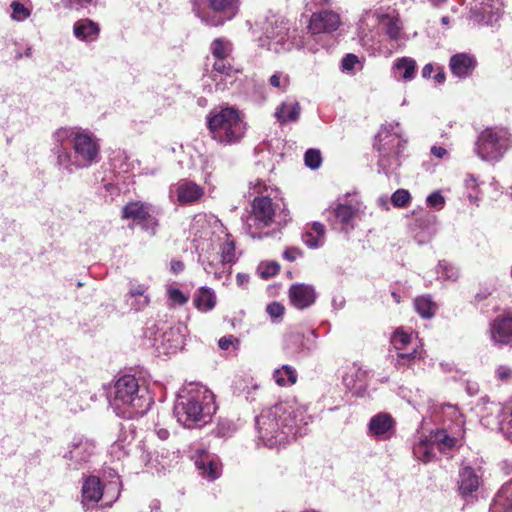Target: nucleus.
Wrapping results in <instances>:
<instances>
[{"instance_id":"nucleus-17","label":"nucleus","mask_w":512,"mask_h":512,"mask_svg":"<svg viewBox=\"0 0 512 512\" xmlns=\"http://www.w3.org/2000/svg\"><path fill=\"white\" fill-rule=\"evenodd\" d=\"M477 66L474 55L469 53H457L450 57L449 68L452 74L464 79L470 77Z\"/></svg>"},{"instance_id":"nucleus-45","label":"nucleus","mask_w":512,"mask_h":512,"mask_svg":"<svg viewBox=\"0 0 512 512\" xmlns=\"http://www.w3.org/2000/svg\"><path fill=\"white\" fill-rule=\"evenodd\" d=\"M411 196L408 190L398 189L391 196V202L395 207H406L410 202Z\"/></svg>"},{"instance_id":"nucleus-25","label":"nucleus","mask_w":512,"mask_h":512,"mask_svg":"<svg viewBox=\"0 0 512 512\" xmlns=\"http://www.w3.org/2000/svg\"><path fill=\"white\" fill-rule=\"evenodd\" d=\"M489 512H512V480L505 483L497 492Z\"/></svg>"},{"instance_id":"nucleus-51","label":"nucleus","mask_w":512,"mask_h":512,"mask_svg":"<svg viewBox=\"0 0 512 512\" xmlns=\"http://www.w3.org/2000/svg\"><path fill=\"white\" fill-rule=\"evenodd\" d=\"M169 299L178 305H183L188 301V298L178 288L168 289Z\"/></svg>"},{"instance_id":"nucleus-58","label":"nucleus","mask_w":512,"mask_h":512,"mask_svg":"<svg viewBox=\"0 0 512 512\" xmlns=\"http://www.w3.org/2000/svg\"><path fill=\"white\" fill-rule=\"evenodd\" d=\"M234 342H236V344L239 343V341L233 335L224 336L219 339L218 346L222 350H228L230 346L234 344Z\"/></svg>"},{"instance_id":"nucleus-31","label":"nucleus","mask_w":512,"mask_h":512,"mask_svg":"<svg viewBox=\"0 0 512 512\" xmlns=\"http://www.w3.org/2000/svg\"><path fill=\"white\" fill-rule=\"evenodd\" d=\"M416 67V61L410 57L398 58L393 64V69L401 73V79L405 82L414 79Z\"/></svg>"},{"instance_id":"nucleus-4","label":"nucleus","mask_w":512,"mask_h":512,"mask_svg":"<svg viewBox=\"0 0 512 512\" xmlns=\"http://www.w3.org/2000/svg\"><path fill=\"white\" fill-rule=\"evenodd\" d=\"M108 401L116 415L126 419L142 417L153 402L148 389L140 386L133 375H124L116 380L108 392Z\"/></svg>"},{"instance_id":"nucleus-10","label":"nucleus","mask_w":512,"mask_h":512,"mask_svg":"<svg viewBox=\"0 0 512 512\" xmlns=\"http://www.w3.org/2000/svg\"><path fill=\"white\" fill-rule=\"evenodd\" d=\"M358 208L347 203H337L328 210L327 220L335 230L350 232L355 228Z\"/></svg>"},{"instance_id":"nucleus-12","label":"nucleus","mask_w":512,"mask_h":512,"mask_svg":"<svg viewBox=\"0 0 512 512\" xmlns=\"http://www.w3.org/2000/svg\"><path fill=\"white\" fill-rule=\"evenodd\" d=\"M492 345L497 348L512 346V314L497 316L489 325Z\"/></svg>"},{"instance_id":"nucleus-43","label":"nucleus","mask_w":512,"mask_h":512,"mask_svg":"<svg viewBox=\"0 0 512 512\" xmlns=\"http://www.w3.org/2000/svg\"><path fill=\"white\" fill-rule=\"evenodd\" d=\"M280 270V265L277 262H262L258 267V272L261 278L269 279L275 276Z\"/></svg>"},{"instance_id":"nucleus-62","label":"nucleus","mask_w":512,"mask_h":512,"mask_svg":"<svg viewBox=\"0 0 512 512\" xmlns=\"http://www.w3.org/2000/svg\"><path fill=\"white\" fill-rule=\"evenodd\" d=\"M311 229H312V232H313V233H316V235H317L318 237L323 238L324 233H325V227H324V225H323L322 223H320V222H314V223L312 224V228H311Z\"/></svg>"},{"instance_id":"nucleus-57","label":"nucleus","mask_w":512,"mask_h":512,"mask_svg":"<svg viewBox=\"0 0 512 512\" xmlns=\"http://www.w3.org/2000/svg\"><path fill=\"white\" fill-rule=\"evenodd\" d=\"M300 256H302V251L296 247L287 248L283 252V258L291 262L295 261Z\"/></svg>"},{"instance_id":"nucleus-26","label":"nucleus","mask_w":512,"mask_h":512,"mask_svg":"<svg viewBox=\"0 0 512 512\" xmlns=\"http://www.w3.org/2000/svg\"><path fill=\"white\" fill-rule=\"evenodd\" d=\"M413 454L416 459L424 463L436 459V449L430 434L419 437L418 441L413 446Z\"/></svg>"},{"instance_id":"nucleus-8","label":"nucleus","mask_w":512,"mask_h":512,"mask_svg":"<svg viewBox=\"0 0 512 512\" xmlns=\"http://www.w3.org/2000/svg\"><path fill=\"white\" fill-rule=\"evenodd\" d=\"M193 12L208 26L218 27L232 20L239 11V0H208V10L193 3Z\"/></svg>"},{"instance_id":"nucleus-63","label":"nucleus","mask_w":512,"mask_h":512,"mask_svg":"<svg viewBox=\"0 0 512 512\" xmlns=\"http://www.w3.org/2000/svg\"><path fill=\"white\" fill-rule=\"evenodd\" d=\"M431 153L437 158H443L447 154V150L441 146H432Z\"/></svg>"},{"instance_id":"nucleus-33","label":"nucleus","mask_w":512,"mask_h":512,"mask_svg":"<svg viewBox=\"0 0 512 512\" xmlns=\"http://www.w3.org/2000/svg\"><path fill=\"white\" fill-rule=\"evenodd\" d=\"M414 307L416 312L422 318H432L437 310V305L434 303L429 296L417 297L414 300Z\"/></svg>"},{"instance_id":"nucleus-19","label":"nucleus","mask_w":512,"mask_h":512,"mask_svg":"<svg viewBox=\"0 0 512 512\" xmlns=\"http://www.w3.org/2000/svg\"><path fill=\"white\" fill-rule=\"evenodd\" d=\"M290 301L294 307L305 309L310 307L316 300V292L313 286L298 283L293 284L289 289Z\"/></svg>"},{"instance_id":"nucleus-14","label":"nucleus","mask_w":512,"mask_h":512,"mask_svg":"<svg viewBox=\"0 0 512 512\" xmlns=\"http://www.w3.org/2000/svg\"><path fill=\"white\" fill-rule=\"evenodd\" d=\"M173 193L181 205H191L202 198L204 189L193 181L182 179L170 187V194Z\"/></svg>"},{"instance_id":"nucleus-41","label":"nucleus","mask_w":512,"mask_h":512,"mask_svg":"<svg viewBox=\"0 0 512 512\" xmlns=\"http://www.w3.org/2000/svg\"><path fill=\"white\" fill-rule=\"evenodd\" d=\"M304 161H305V165L308 168H310L312 170L318 169L322 163V156H321L320 151L317 149H308L305 152Z\"/></svg>"},{"instance_id":"nucleus-36","label":"nucleus","mask_w":512,"mask_h":512,"mask_svg":"<svg viewBox=\"0 0 512 512\" xmlns=\"http://www.w3.org/2000/svg\"><path fill=\"white\" fill-rule=\"evenodd\" d=\"M499 429L512 442V398L503 409L499 421Z\"/></svg>"},{"instance_id":"nucleus-55","label":"nucleus","mask_w":512,"mask_h":512,"mask_svg":"<svg viewBox=\"0 0 512 512\" xmlns=\"http://www.w3.org/2000/svg\"><path fill=\"white\" fill-rule=\"evenodd\" d=\"M495 373L499 380L509 381L512 379V369L508 366H505V365L499 366L496 369Z\"/></svg>"},{"instance_id":"nucleus-56","label":"nucleus","mask_w":512,"mask_h":512,"mask_svg":"<svg viewBox=\"0 0 512 512\" xmlns=\"http://www.w3.org/2000/svg\"><path fill=\"white\" fill-rule=\"evenodd\" d=\"M199 261L201 262L203 269L205 270L206 273L214 274L216 277L221 278V274L223 271L218 272L215 264L212 261H210V260L206 261L205 259H202L201 257L199 258Z\"/></svg>"},{"instance_id":"nucleus-3","label":"nucleus","mask_w":512,"mask_h":512,"mask_svg":"<svg viewBox=\"0 0 512 512\" xmlns=\"http://www.w3.org/2000/svg\"><path fill=\"white\" fill-rule=\"evenodd\" d=\"M216 412L214 395L206 387L190 385L180 391L173 413L185 428H198L210 422Z\"/></svg>"},{"instance_id":"nucleus-53","label":"nucleus","mask_w":512,"mask_h":512,"mask_svg":"<svg viewBox=\"0 0 512 512\" xmlns=\"http://www.w3.org/2000/svg\"><path fill=\"white\" fill-rule=\"evenodd\" d=\"M359 63V59L355 54H346L341 61V66L344 71H351L355 65Z\"/></svg>"},{"instance_id":"nucleus-1","label":"nucleus","mask_w":512,"mask_h":512,"mask_svg":"<svg viewBox=\"0 0 512 512\" xmlns=\"http://www.w3.org/2000/svg\"><path fill=\"white\" fill-rule=\"evenodd\" d=\"M53 144L57 166L68 173L100 161V144L92 133L60 128L53 134Z\"/></svg>"},{"instance_id":"nucleus-22","label":"nucleus","mask_w":512,"mask_h":512,"mask_svg":"<svg viewBox=\"0 0 512 512\" xmlns=\"http://www.w3.org/2000/svg\"><path fill=\"white\" fill-rule=\"evenodd\" d=\"M252 212L255 221L269 225L275 215L274 205L268 196L255 197L252 202Z\"/></svg>"},{"instance_id":"nucleus-46","label":"nucleus","mask_w":512,"mask_h":512,"mask_svg":"<svg viewBox=\"0 0 512 512\" xmlns=\"http://www.w3.org/2000/svg\"><path fill=\"white\" fill-rule=\"evenodd\" d=\"M10 7L12 9L11 17L16 21H23L31 14V11L18 1H13Z\"/></svg>"},{"instance_id":"nucleus-2","label":"nucleus","mask_w":512,"mask_h":512,"mask_svg":"<svg viewBox=\"0 0 512 512\" xmlns=\"http://www.w3.org/2000/svg\"><path fill=\"white\" fill-rule=\"evenodd\" d=\"M309 419L304 411L280 403L264 409L256 417V428L265 445L272 447L288 441L290 437L305 435Z\"/></svg>"},{"instance_id":"nucleus-28","label":"nucleus","mask_w":512,"mask_h":512,"mask_svg":"<svg viewBox=\"0 0 512 512\" xmlns=\"http://www.w3.org/2000/svg\"><path fill=\"white\" fill-rule=\"evenodd\" d=\"M310 348L306 346L305 337L301 333H290L285 338L284 350L291 357H298Z\"/></svg>"},{"instance_id":"nucleus-38","label":"nucleus","mask_w":512,"mask_h":512,"mask_svg":"<svg viewBox=\"0 0 512 512\" xmlns=\"http://www.w3.org/2000/svg\"><path fill=\"white\" fill-rule=\"evenodd\" d=\"M391 343L394 346V348L398 351L405 350L409 345H415L412 341V335L406 333L403 329L399 328L397 329L392 337H391Z\"/></svg>"},{"instance_id":"nucleus-35","label":"nucleus","mask_w":512,"mask_h":512,"mask_svg":"<svg viewBox=\"0 0 512 512\" xmlns=\"http://www.w3.org/2000/svg\"><path fill=\"white\" fill-rule=\"evenodd\" d=\"M275 382L280 386H287L296 383V371L289 365H283L273 373Z\"/></svg>"},{"instance_id":"nucleus-6","label":"nucleus","mask_w":512,"mask_h":512,"mask_svg":"<svg viewBox=\"0 0 512 512\" xmlns=\"http://www.w3.org/2000/svg\"><path fill=\"white\" fill-rule=\"evenodd\" d=\"M398 129V123L389 124L375 136L374 147L379 152L378 166L385 174L392 173L400 166V158L407 144Z\"/></svg>"},{"instance_id":"nucleus-52","label":"nucleus","mask_w":512,"mask_h":512,"mask_svg":"<svg viewBox=\"0 0 512 512\" xmlns=\"http://www.w3.org/2000/svg\"><path fill=\"white\" fill-rule=\"evenodd\" d=\"M284 306L279 302H272L267 305L266 311L270 315L271 318H281L284 314Z\"/></svg>"},{"instance_id":"nucleus-30","label":"nucleus","mask_w":512,"mask_h":512,"mask_svg":"<svg viewBox=\"0 0 512 512\" xmlns=\"http://www.w3.org/2000/svg\"><path fill=\"white\" fill-rule=\"evenodd\" d=\"M422 357V352L414 345L410 351H398L395 356H392V364L398 370L406 367H411L416 360Z\"/></svg>"},{"instance_id":"nucleus-32","label":"nucleus","mask_w":512,"mask_h":512,"mask_svg":"<svg viewBox=\"0 0 512 512\" xmlns=\"http://www.w3.org/2000/svg\"><path fill=\"white\" fill-rule=\"evenodd\" d=\"M214 63L212 65V79L214 81H218V77H220V80H223V76L225 77H231L232 74L235 72L233 65H232V58H213Z\"/></svg>"},{"instance_id":"nucleus-16","label":"nucleus","mask_w":512,"mask_h":512,"mask_svg":"<svg viewBox=\"0 0 512 512\" xmlns=\"http://www.w3.org/2000/svg\"><path fill=\"white\" fill-rule=\"evenodd\" d=\"M194 464L200 475L208 481H214L221 475V465L218 459L204 450H197Z\"/></svg>"},{"instance_id":"nucleus-20","label":"nucleus","mask_w":512,"mask_h":512,"mask_svg":"<svg viewBox=\"0 0 512 512\" xmlns=\"http://www.w3.org/2000/svg\"><path fill=\"white\" fill-rule=\"evenodd\" d=\"M431 439L435 449L443 454H447L454 449L462 446V436L450 434L446 429H437L430 432Z\"/></svg>"},{"instance_id":"nucleus-50","label":"nucleus","mask_w":512,"mask_h":512,"mask_svg":"<svg viewBox=\"0 0 512 512\" xmlns=\"http://www.w3.org/2000/svg\"><path fill=\"white\" fill-rule=\"evenodd\" d=\"M302 240L309 248H318L321 245V237L314 235L312 231L303 233Z\"/></svg>"},{"instance_id":"nucleus-13","label":"nucleus","mask_w":512,"mask_h":512,"mask_svg":"<svg viewBox=\"0 0 512 512\" xmlns=\"http://www.w3.org/2000/svg\"><path fill=\"white\" fill-rule=\"evenodd\" d=\"M396 422L388 413L374 415L368 423V433L378 441L392 438L396 432Z\"/></svg>"},{"instance_id":"nucleus-9","label":"nucleus","mask_w":512,"mask_h":512,"mask_svg":"<svg viewBox=\"0 0 512 512\" xmlns=\"http://www.w3.org/2000/svg\"><path fill=\"white\" fill-rule=\"evenodd\" d=\"M155 213V207L152 204L133 201L123 207L121 216L122 219H132L143 230L154 234L158 226V220L154 216Z\"/></svg>"},{"instance_id":"nucleus-48","label":"nucleus","mask_w":512,"mask_h":512,"mask_svg":"<svg viewBox=\"0 0 512 512\" xmlns=\"http://www.w3.org/2000/svg\"><path fill=\"white\" fill-rule=\"evenodd\" d=\"M130 435L119 438L116 442L111 446L112 453H115L116 450H123L124 455H128L129 451L126 450V445H130L131 440L134 439V429H132V425L129 426Z\"/></svg>"},{"instance_id":"nucleus-29","label":"nucleus","mask_w":512,"mask_h":512,"mask_svg":"<svg viewBox=\"0 0 512 512\" xmlns=\"http://www.w3.org/2000/svg\"><path fill=\"white\" fill-rule=\"evenodd\" d=\"M195 307L203 312L212 310L216 305V296L212 289L201 287L193 297Z\"/></svg>"},{"instance_id":"nucleus-7","label":"nucleus","mask_w":512,"mask_h":512,"mask_svg":"<svg viewBox=\"0 0 512 512\" xmlns=\"http://www.w3.org/2000/svg\"><path fill=\"white\" fill-rule=\"evenodd\" d=\"M509 134L503 128L489 127L477 136L474 152L486 162H498L509 148Z\"/></svg>"},{"instance_id":"nucleus-18","label":"nucleus","mask_w":512,"mask_h":512,"mask_svg":"<svg viewBox=\"0 0 512 512\" xmlns=\"http://www.w3.org/2000/svg\"><path fill=\"white\" fill-rule=\"evenodd\" d=\"M103 496L101 481L96 476L87 477L82 485L81 503L85 510L93 508Z\"/></svg>"},{"instance_id":"nucleus-54","label":"nucleus","mask_w":512,"mask_h":512,"mask_svg":"<svg viewBox=\"0 0 512 512\" xmlns=\"http://www.w3.org/2000/svg\"><path fill=\"white\" fill-rule=\"evenodd\" d=\"M127 302L132 309L139 311L148 305L149 297L127 298Z\"/></svg>"},{"instance_id":"nucleus-49","label":"nucleus","mask_w":512,"mask_h":512,"mask_svg":"<svg viewBox=\"0 0 512 512\" xmlns=\"http://www.w3.org/2000/svg\"><path fill=\"white\" fill-rule=\"evenodd\" d=\"M426 202L428 206L436 210H441L445 205V198L440 191H435L427 197Z\"/></svg>"},{"instance_id":"nucleus-11","label":"nucleus","mask_w":512,"mask_h":512,"mask_svg":"<svg viewBox=\"0 0 512 512\" xmlns=\"http://www.w3.org/2000/svg\"><path fill=\"white\" fill-rule=\"evenodd\" d=\"M95 445L92 441L78 437L74 438L69 446V450L64 454V458L68 460V466L73 470H79L84 463H87L93 455Z\"/></svg>"},{"instance_id":"nucleus-24","label":"nucleus","mask_w":512,"mask_h":512,"mask_svg":"<svg viewBox=\"0 0 512 512\" xmlns=\"http://www.w3.org/2000/svg\"><path fill=\"white\" fill-rule=\"evenodd\" d=\"M99 33V25L90 19H80L73 25V34L81 41H95L98 38Z\"/></svg>"},{"instance_id":"nucleus-61","label":"nucleus","mask_w":512,"mask_h":512,"mask_svg":"<svg viewBox=\"0 0 512 512\" xmlns=\"http://www.w3.org/2000/svg\"><path fill=\"white\" fill-rule=\"evenodd\" d=\"M185 268V265L180 260H172L170 263V270L174 274L181 273Z\"/></svg>"},{"instance_id":"nucleus-21","label":"nucleus","mask_w":512,"mask_h":512,"mask_svg":"<svg viewBox=\"0 0 512 512\" xmlns=\"http://www.w3.org/2000/svg\"><path fill=\"white\" fill-rule=\"evenodd\" d=\"M457 484L462 497L471 496L479 488L480 476L471 466H463L459 470Z\"/></svg>"},{"instance_id":"nucleus-34","label":"nucleus","mask_w":512,"mask_h":512,"mask_svg":"<svg viewBox=\"0 0 512 512\" xmlns=\"http://www.w3.org/2000/svg\"><path fill=\"white\" fill-rule=\"evenodd\" d=\"M210 52L213 58H232V44L225 38H216L210 45Z\"/></svg>"},{"instance_id":"nucleus-15","label":"nucleus","mask_w":512,"mask_h":512,"mask_svg":"<svg viewBox=\"0 0 512 512\" xmlns=\"http://www.w3.org/2000/svg\"><path fill=\"white\" fill-rule=\"evenodd\" d=\"M340 23L337 13L323 10L311 16L308 28L312 34L331 33L338 29Z\"/></svg>"},{"instance_id":"nucleus-5","label":"nucleus","mask_w":512,"mask_h":512,"mask_svg":"<svg viewBox=\"0 0 512 512\" xmlns=\"http://www.w3.org/2000/svg\"><path fill=\"white\" fill-rule=\"evenodd\" d=\"M207 125L212 138L218 143L231 145L238 143L246 131V123L239 111L232 107L222 108L207 116Z\"/></svg>"},{"instance_id":"nucleus-59","label":"nucleus","mask_w":512,"mask_h":512,"mask_svg":"<svg viewBox=\"0 0 512 512\" xmlns=\"http://www.w3.org/2000/svg\"><path fill=\"white\" fill-rule=\"evenodd\" d=\"M146 288L143 285H138L130 289L127 298H136V297H148L145 295Z\"/></svg>"},{"instance_id":"nucleus-23","label":"nucleus","mask_w":512,"mask_h":512,"mask_svg":"<svg viewBox=\"0 0 512 512\" xmlns=\"http://www.w3.org/2000/svg\"><path fill=\"white\" fill-rule=\"evenodd\" d=\"M367 375L368 373L366 370H364L360 365L353 363L347 368L342 377V381L347 389H356L359 391L366 386Z\"/></svg>"},{"instance_id":"nucleus-37","label":"nucleus","mask_w":512,"mask_h":512,"mask_svg":"<svg viewBox=\"0 0 512 512\" xmlns=\"http://www.w3.org/2000/svg\"><path fill=\"white\" fill-rule=\"evenodd\" d=\"M162 339L163 342L169 343L167 347L168 352H175L181 349L184 344L179 328H171L163 334Z\"/></svg>"},{"instance_id":"nucleus-39","label":"nucleus","mask_w":512,"mask_h":512,"mask_svg":"<svg viewBox=\"0 0 512 512\" xmlns=\"http://www.w3.org/2000/svg\"><path fill=\"white\" fill-rule=\"evenodd\" d=\"M382 23L384 25L385 34L391 40H398L401 37V27L397 19L386 16Z\"/></svg>"},{"instance_id":"nucleus-27","label":"nucleus","mask_w":512,"mask_h":512,"mask_svg":"<svg viewBox=\"0 0 512 512\" xmlns=\"http://www.w3.org/2000/svg\"><path fill=\"white\" fill-rule=\"evenodd\" d=\"M300 113L301 107L298 102H282L275 111V117L280 123L296 122Z\"/></svg>"},{"instance_id":"nucleus-40","label":"nucleus","mask_w":512,"mask_h":512,"mask_svg":"<svg viewBox=\"0 0 512 512\" xmlns=\"http://www.w3.org/2000/svg\"><path fill=\"white\" fill-rule=\"evenodd\" d=\"M436 272L439 278H443L445 280L455 281L459 276L458 269L451 266L448 262L444 260L439 262Z\"/></svg>"},{"instance_id":"nucleus-60","label":"nucleus","mask_w":512,"mask_h":512,"mask_svg":"<svg viewBox=\"0 0 512 512\" xmlns=\"http://www.w3.org/2000/svg\"><path fill=\"white\" fill-rule=\"evenodd\" d=\"M260 387L256 384L252 385L251 387H247V391L245 394V398L249 402H254L256 398V394L259 391Z\"/></svg>"},{"instance_id":"nucleus-64","label":"nucleus","mask_w":512,"mask_h":512,"mask_svg":"<svg viewBox=\"0 0 512 512\" xmlns=\"http://www.w3.org/2000/svg\"><path fill=\"white\" fill-rule=\"evenodd\" d=\"M434 71V67L432 64L428 63L426 64L422 69V77L423 78H430L432 73Z\"/></svg>"},{"instance_id":"nucleus-44","label":"nucleus","mask_w":512,"mask_h":512,"mask_svg":"<svg viewBox=\"0 0 512 512\" xmlns=\"http://www.w3.org/2000/svg\"><path fill=\"white\" fill-rule=\"evenodd\" d=\"M235 260V246L233 242H225L221 248L220 263L221 265L233 263Z\"/></svg>"},{"instance_id":"nucleus-42","label":"nucleus","mask_w":512,"mask_h":512,"mask_svg":"<svg viewBox=\"0 0 512 512\" xmlns=\"http://www.w3.org/2000/svg\"><path fill=\"white\" fill-rule=\"evenodd\" d=\"M287 36L288 29L284 27L281 28L280 32L276 36L272 35L269 36V38L273 39L276 44H280L283 50H291L294 46H296L297 48L302 47L301 43L294 44L293 42H289L288 38L286 39Z\"/></svg>"},{"instance_id":"nucleus-47","label":"nucleus","mask_w":512,"mask_h":512,"mask_svg":"<svg viewBox=\"0 0 512 512\" xmlns=\"http://www.w3.org/2000/svg\"><path fill=\"white\" fill-rule=\"evenodd\" d=\"M290 78L287 74H284L283 72H275L270 78H269V84L272 87L282 89L283 91L286 90V88L289 86Z\"/></svg>"}]
</instances>
